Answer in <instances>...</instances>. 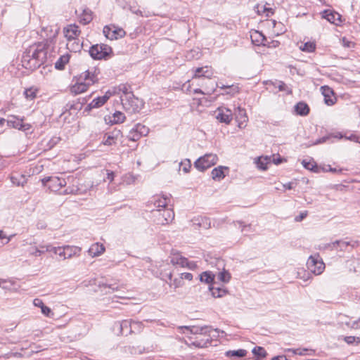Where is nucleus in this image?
Wrapping results in <instances>:
<instances>
[{
	"mask_svg": "<svg viewBox=\"0 0 360 360\" xmlns=\"http://www.w3.org/2000/svg\"><path fill=\"white\" fill-rule=\"evenodd\" d=\"M51 41L46 39L29 47L22 58V65L27 70H34L51 58Z\"/></svg>",
	"mask_w": 360,
	"mask_h": 360,
	"instance_id": "nucleus-1",
	"label": "nucleus"
},
{
	"mask_svg": "<svg viewBox=\"0 0 360 360\" xmlns=\"http://www.w3.org/2000/svg\"><path fill=\"white\" fill-rule=\"evenodd\" d=\"M169 202V198L166 195L157 196L154 198L153 204L156 209L152 210L151 212L153 217H155V221L158 224H167L174 219V213L173 210L166 208Z\"/></svg>",
	"mask_w": 360,
	"mask_h": 360,
	"instance_id": "nucleus-2",
	"label": "nucleus"
},
{
	"mask_svg": "<svg viewBox=\"0 0 360 360\" xmlns=\"http://www.w3.org/2000/svg\"><path fill=\"white\" fill-rule=\"evenodd\" d=\"M99 73V70L96 68L82 72L78 82L70 87V91L75 94L85 92L91 85L98 82Z\"/></svg>",
	"mask_w": 360,
	"mask_h": 360,
	"instance_id": "nucleus-3",
	"label": "nucleus"
},
{
	"mask_svg": "<svg viewBox=\"0 0 360 360\" xmlns=\"http://www.w3.org/2000/svg\"><path fill=\"white\" fill-rule=\"evenodd\" d=\"M121 102L123 108L130 112H139L143 106V101L135 97L134 94L121 96Z\"/></svg>",
	"mask_w": 360,
	"mask_h": 360,
	"instance_id": "nucleus-4",
	"label": "nucleus"
},
{
	"mask_svg": "<svg viewBox=\"0 0 360 360\" xmlns=\"http://www.w3.org/2000/svg\"><path fill=\"white\" fill-rule=\"evenodd\" d=\"M218 161L217 155L213 153L205 154L204 156L199 158L195 162V167L199 171H205L210 167L214 165Z\"/></svg>",
	"mask_w": 360,
	"mask_h": 360,
	"instance_id": "nucleus-5",
	"label": "nucleus"
},
{
	"mask_svg": "<svg viewBox=\"0 0 360 360\" xmlns=\"http://www.w3.org/2000/svg\"><path fill=\"white\" fill-rule=\"evenodd\" d=\"M112 53V49L106 44L93 45L89 49V54L96 60L105 59Z\"/></svg>",
	"mask_w": 360,
	"mask_h": 360,
	"instance_id": "nucleus-6",
	"label": "nucleus"
},
{
	"mask_svg": "<svg viewBox=\"0 0 360 360\" xmlns=\"http://www.w3.org/2000/svg\"><path fill=\"white\" fill-rule=\"evenodd\" d=\"M309 271L315 275H320L325 269V264L319 255L310 256L307 262Z\"/></svg>",
	"mask_w": 360,
	"mask_h": 360,
	"instance_id": "nucleus-7",
	"label": "nucleus"
},
{
	"mask_svg": "<svg viewBox=\"0 0 360 360\" xmlns=\"http://www.w3.org/2000/svg\"><path fill=\"white\" fill-rule=\"evenodd\" d=\"M8 125L15 129L24 131L26 134L32 133V126L30 124L25 123L22 119L16 116H11L7 120Z\"/></svg>",
	"mask_w": 360,
	"mask_h": 360,
	"instance_id": "nucleus-8",
	"label": "nucleus"
},
{
	"mask_svg": "<svg viewBox=\"0 0 360 360\" xmlns=\"http://www.w3.org/2000/svg\"><path fill=\"white\" fill-rule=\"evenodd\" d=\"M170 262L173 265H179L181 267H187L189 269H195L197 267L195 262H189L188 259L182 257L177 252H172L170 256Z\"/></svg>",
	"mask_w": 360,
	"mask_h": 360,
	"instance_id": "nucleus-9",
	"label": "nucleus"
},
{
	"mask_svg": "<svg viewBox=\"0 0 360 360\" xmlns=\"http://www.w3.org/2000/svg\"><path fill=\"white\" fill-rule=\"evenodd\" d=\"M178 330L180 332L185 333L184 330H187L191 334H201V335H208L210 336V332L212 330V328L210 326H179Z\"/></svg>",
	"mask_w": 360,
	"mask_h": 360,
	"instance_id": "nucleus-10",
	"label": "nucleus"
},
{
	"mask_svg": "<svg viewBox=\"0 0 360 360\" xmlns=\"http://www.w3.org/2000/svg\"><path fill=\"white\" fill-rule=\"evenodd\" d=\"M103 34L106 38L114 40L122 38L125 35V31L122 28H117L115 26H105L103 28Z\"/></svg>",
	"mask_w": 360,
	"mask_h": 360,
	"instance_id": "nucleus-11",
	"label": "nucleus"
},
{
	"mask_svg": "<svg viewBox=\"0 0 360 360\" xmlns=\"http://www.w3.org/2000/svg\"><path fill=\"white\" fill-rule=\"evenodd\" d=\"M63 34L67 40L76 39L81 34V30L78 25L70 24L63 28Z\"/></svg>",
	"mask_w": 360,
	"mask_h": 360,
	"instance_id": "nucleus-12",
	"label": "nucleus"
},
{
	"mask_svg": "<svg viewBox=\"0 0 360 360\" xmlns=\"http://www.w3.org/2000/svg\"><path fill=\"white\" fill-rule=\"evenodd\" d=\"M122 136V134L119 129H114L105 135L103 143L105 146L115 145Z\"/></svg>",
	"mask_w": 360,
	"mask_h": 360,
	"instance_id": "nucleus-13",
	"label": "nucleus"
},
{
	"mask_svg": "<svg viewBox=\"0 0 360 360\" xmlns=\"http://www.w3.org/2000/svg\"><path fill=\"white\" fill-rule=\"evenodd\" d=\"M236 120L238 122V127L240 129H244L247 126L248 117L246 110L241 108L238 107L235 110Z\"/></svg>",
	"mask_w": 360,
	"mask_h": 360,
	"instance_id": "nucleus-14",
	"label": "nucleus"
},
{
	"mask_svg": "<svg viewBox=\"0 0 360 360\" xmlns=\"http://www.w3.org/2000/svg\"><path fill=\"white\" fill-rule=\"evenodd\" d=\"M321 16L330 23L336 25H339L342 22L341 15L335 11L325 10L321 13Z\"/></svg>",
	"mask_w": 360,
	"mask_h": 360,
	"instance_id": "nucleus-15",
	"label": "nucleus"
},
{
	"mask_svg": "<svg viewBox=\"0 0 360 360\" xmlns=\"http://www.w3.org/2000/svg\"><path fill=\"white\" fill-rule=\"evenodd\" d=\"M321 91L324 96L325 103L327 105H333L336 101L333 89L328 86H323L321 87Z\"/></svg>",
	"mask_w": 360,
	"mask_h": 360,
	"instance_id": "nucleus-16",
	"label": "nucleus"
},
{
	"mask_svg": "<svg viewBox=\"0 0 360 360\" xmlns=\"http://www.w3.org/2000/svg\"><path fill=\"white\" fill-rule=\"evenodd\" d=\"M46 181L49 182V188L53 191H58L66 185V181L64 179L57 176L49 177Z\"/></svg>",
	"mask_w": 360,
	"mask_h": 360,
	"instance_id": "nucleus-17",
	"label": "nucleus"
},
{
	"mask_svg": "<svg viewBox=\"0 0 360 360\" xmlns=\"http://www.w3.org/2000/svg\"><path fill=\"white\" fill-rule=\"evenodd\" d=\"M217 119L221 122L229 124L232 120V112L228 108H219Z\"/></svg>",
	"mask_w": 360,
	"mask_h": 360,
	"instance_id": "nucleus-18",
	"label": "nucleus"
},
{
	"mask_svg": "<svg viewBox=\"0 0 360 360\" xmlns=\"http://www.w3.org/2000/svg\"><path fill=\"white\" fill-rule=\"evenodd\" d=\"M105 250V248L102 243H95L90 246L88 252L90 256L95 257L102 255Z\"/></svg>",
	"mask_w": 360,
	"mask_h": 360,
	"instance_id": "nucleus-19",
	"label": "nucleus"
},
{
	"mask_svg": "<svg viewBox=\"0 0 360 360\" xmlns=\"http://www.w3.org/2000/svg\"><path fill=\"white\" fill-rule=\"evenodd\" d=\"M213 75V71L210 67L205 66L202 68H198L194 71V75L193 78H198L200 77H205L210 78Z\"/></svg>",
	"mask_w": 360,
	"mask_h": 360,
	"instance_id": "nucleus-20",
	"label": "nucleus"
},
{
	"mask_svg": "<svg viewBox=\"0 0 360 360\" xmlns=\"http://www.w3.org/2000/svg\"><path fill=\"white\" fill-rule=\"evenodd\" d=\"M46 248V251H52L56 255H58L59 257H62L63 259H66V253H65V247H53L51 244L44 245V246H41V248Z\"/></svg>",
	"mask_w": 360,
	"mask_h": 360,
	"instance_id": "nucleus-21",
	"label": "nucleus"
},
{
	"mask_svg": "<svg viewBox=\"0 0 360 360\" xmlns=\"http://www.w3.org/2000/svg\"><path fill=\"white\" fill-rule=\"evenodd\" d=\"M229 168L227 167L219 166L212 169L211 174L212 178L214 181H221L223 179L226 175L224 174V171H228Z\"/></svg>",
	"mask_w": 360,
	"mask_h": 360,
	"instance_id": "nucleus-22",
	"label": "nucleus"
},
{
	"mask_svg": "<svg viewBox=\"0 0 360 360\" xmlns=\"http://www.w3.org/2000/svg\"><path fill=\"white\" fill-rule=\"evenodd\" d=\"M11 183L16 186H24L27 183L25 175L20 174H12L10 176Z\"/></svg>",
	"mask_w": 360,
	"mask_h": 360,
	"instance_id": "nucleus-23",
	"label": "nucleus"
},
{
	"mask_svg": "<svg viewBox=\"0 0 360 360\" xmlns=\"http://www.w3.org/2000/svg\"><path fill=\"white\" fill-rule=\"evenodd\" d=\"M67 49L74 53L79 51L82 47V43L79 39L67 40Z\"/></svg>",
	"mask_w": 360,
	"mask_h": 360,
	"instance_id": "nucleus-24",
	"label": "nucleus"
},
{
	"mask_svg": "<svg viewBox=\"0 0 360 360\" xmlns=\"http://www.w3.org/2000/svg\"><path fill=\"white\" fill-rule=\"evenodd\" d=\"M66 259H70L74 256H78L82 250L81 248L73 245H65Z\"/></svg>",
	"mask_w": 360,
	"mask_h": 360,
	"instance_id": "nucleus-25",
	"label": "nucleus"
},
{
	"mask_svg": "<svg viewBox=\"0 0 360 360\" xmlns=\"http://www.w3.org/2000/svg\"><path fill=\"white\" fill-rule=\"evenodd\" d=\"M271 156L259 157L257 158L255 162L259 169L266 170L267 169V165L271 162Z\"/></svg>",
	"mask_w": 360,
	"mask_h": 360,
	"instance_id": "nucleus-26",
	"label": "nucleus"
},
{
	"mask_svg": "<svg viewBox=\"0 0 360 360\" xmlns=\"http://www.w3.org/2000/svg\"><path fill=\"white\" fill-rule=\"evenodd\" d=\"M303 167L309 170H311L316 173L321 172V166H318L313 160L309 161L304 160L302 162Z\"/></svg>",
	"mask_w": 360,
	"mask_h": 360,
	"instance_id": "nucleus-27",
	"label": "nucleus"
},
{
	"mask_svg": "<svg viewBox=\"0 0 360 360\" xmlns=\"http://www.w3.org/2000/svg\"><path fill=\"white\" fill-rule=\"evenodd\" d=\"M295 110L297 115L305 116L309 112V108L304 102H299L295 106Z\"/></svg>",
	"mask_w": 360,
	"mask_h": 360,
	"instance_id": "nucleus-28",
	"label": "nucleus"
},
{
	"mask_svg": "<svg viewBox=\"0 0 360 360\" xmlns=\"http://www.w3.org/2000/svg\"><path fill=\"white\" fill-rule=\"evenodd\" d=\"M93 19L92 12L89 9H84L79 17V22L83 25H87Z\"/></svg>",
	"mask_w": 360,
	"mask_h": 360,
	"instance_id": "nucleus-29",
	"label": "nucleus"
},
{
	"mask_svg": "<svg viewBox=\"0 0 360 360\" xmlns=\"http://www.w3.org/2000/svg\"><path fill=\"white\" fill-rule=\"evenodd\" d=\"M214 279V274L209 271H204L200 275V280L201 282L207 284H210Z\"/></svg>",
	"mask_w": 360,
	"mask_h": 360,
	"instance_id": "nucleus-30",
	"label": "nucleus"
},
{
	"mask_svg": "<svg viewBox=\"0 0 360 360\" xmlns=\"http://www.w3.org/2000/svg\"><path fill=\"white\" fill-rule=\"evenodd\" d=\"M169 278L170 280V286H173L174 289L181 288L184 285V281L182 279V277L179 275L178 277L172 279V274H169Z\"/></svg>",
	"mask_w": 360,
	"mask_h": 360,
	"instance_id": "nucleus-31",
	"label": "nucleus"
},
{
	"mask_svg": "<svg viewBox=\"0 0 360 360\" xmlns=\"http://www.w3.org/2000/svg\"><path fill=\"white\" fill-rule=\"evenodd\" d=\"M70 56L68 54L61 56L58 60L55 63V67L58 70H63L65 65L69 62Z\"/></svg>",
	"mask_w": 360,
	"mask_h": 360,
	"instance_id": "nucleus-32",
	"label": "nucleus"
},
{
	"mask_svg": "<svg viewBox=\"0 0 360 360\" xmlns=\"http://www.w3.org/2000/svg\"><path fill=\"white\" fill-rule=\"evenodd\" d=\"M247 351L243 349L238 350H229L226 352V356L228 357L239 358L246 356Z\"/></svg>",
	"mask_w": 360,
	"mask_h": 360,
	"instance_id": "nucleus-33",
	"label": "nucleus"
},
{
	"mask_svg": "<svg viewBox=\"0 0 360 360\" xmlns=\"http://www.w3.org/2000/svg\"><path fill=\"white\" fill-rule=\"evenodd\" d=\"M252 352L255 355L257 360H260L261 359L266 357L267 354L264 348L259 346L254 347Z\"/></svg>",
	"mask_w": 360,
	"mask_h": 360,
	"instance_id": "nucleus-34",
	"label": "nucleus"
},
{
	"mask_svg": "<svg viewBox=\"0 0 360 360\" xmlns=\"http://www.w3.org/2000/svg\"><path fill=\"white\" fill-rule=\"evenodd\" d=\"M316 44L314 41H307L300 46V49L304 52L311 53L315 51Z\"/></svg>",
	"mask_w": 360,
	"mask_h": 360,
	"instance_id": "nucleus-35",
	"label": "nucleus"
},
{
	"mask_svg": "<svg viewBox=\"0 0 360 360\" xmlns=\"http://www.w3.org/2000/svg\"><path fill=\"white\" fill-rule=\"evenodd\" d=\"M106 98L107 97H101V96H99L96 98H94L89 104V106L91 108H98V107H101L102 106L103 104H105L106 103Z\"/></svg>",
	"mask_w": 360,
	"mask_h": 360,
	"instance_id": "nucleus-36",
	"label": "nucleus"
},
{
	"mask_svg": "<svg viewBox=\"0 0 360 360\" xmlns=\"http://www.w3.org/2000/svg\"><path fill=\"white\" fill-rule=\"evenodd\" d=\"M209 290L214 297H221L226 293V291L221 288H215L214 286H210L209 288Z\"/></svg>",
	"mask_w": 360,
	"mask_h": 360,
	"instance_id": "nucleus-37",
	"label": "nucleus"
},
{
	"mask_svg": "<svg viewBox=\"0 0 360 360\" xmlns=\"http://www.w3.org/2000/svg\"><path fill=\"white\" fill-rule=\"evenodd\" d=\"M345 326L351 330L360 329V316L356 320H349L345 322Z\"/></svg>",
	"mask_w": 360,
	"mask_h": 360,
	"instance_id": "nucleus-38",
	"label": "nucleus"
},
{
	"mask_svg": "<svg viewBox=\"0 0 360 360\" xmlns=\"http://www.w3.org/2000/svg\"><path fill=\"white\" fill-rule=\"evenodd\" d=\"M348 245H350V242H346L343 240H335V242L328 244V247L331 248H336L337 247H340V250H345Z\"/></svg>",
	"mask_w": 360,
	"mask_h": 360,
	"instance_id": "nucleus-39",
	"label": "nucleus"
},
{
	"mask_svg": "<svg viewBox=\"0 0 360 360\" xmlns=\"http://www.w3.org/2000/svg\"><path fill=\"white\" fill-rule=\"evenodd\" d=\"M125 120L124 115L120 111H116L112 115V120L110 121L112 124L122 123Z\"/></svg>",
	"mask_w": 360,
	"mask_h": 360,
	"instance_id": "nucleus-40",
	"label": "nucleus"
},
{
	"mask_svg": "<svg viewBox=\"0 0 360 360\" xmlns=\"http://www.w3.org/2000/svg\"><path fill=\"white\" fill-rule=\"evenodd\" d=\"M134 130L141 136H146L149 133V129L141 124H137L134 127Z\"/></svg>",
	"mask_w": 360,
	"mask_h": 360,
	"instance_id": "nucleus-41",
	"label": "nucleus"
},
{
	"mask_svg": "<svg viewBox=\"0 0 360 360\" xmlns=\"http://www.w3.org/2000/svg\"><path fill=\"white\" fill-rule=\"evenodd\" d=\"M115 88L117 89V94H120V93L122 94V95H120V97L126 96L127 94H133L129 91V87L125 84H121L119 86L115 87Z\"/></svg>",
	"mask_w": 360,
	"mask_h": 360,
	"instance_id": "nucleus-42",
	"label": "nucleus"
},
{
	"mask_svg": "<svg viewBox=\"0 0 360 360\" xmlns=\"http://www.w3.org/2000/svg\"><path fill=\"white\" fill-rule=\"evenodd\" d=\"M37 89L34 88H30L25 91L24 94L25 98L29 100H33L36 98Z\"/></svg>",
	"mask_w": 360,
	"mask_h": 360,
	"instance_id": "nucleus-43",
	"label": "nucleus"
},
{
	"mask_svg": "<svg viewBox=\"0 0 360 360\" xmlns=\"http://www.w3.org/2000/svg\"><path fill=\"white\" fill-rule=\"evenodd\" d=\"M344 341L348 345L355 344L356 345L360 344V338L356 336H345L344 337Z\"/></svg>",
	"mask_w": 360,
	"mask_h": 360,
	"instance_id": "nucleus-44",
	"label": "nucleus"
},
{
	"mask_svg": "<svg viewBox=\"0 0 360 360\" xmlns=\"http://www.w3.org/2000/svg\"><path fill=\"white\" fill-rule=\"evenodd\" d=\"M217 277L221 282L228 283L231 278V275L228 271H223L221 272H219Z\"/></svg>",
	"mask_w": 360,
	"mask_h": 360,
	"instance_id": "nucleus-45",
	"label": "nucleus"
},
{
	"mask_svg": "<svg viewBox=\"0 0 360 360\" xmlns=\"http://www.w3.org/2000/svg\"><path fill=\"white\" fill-rule=\"evenodd\" d=\"M41 246L42 245H40L39 246V248H32L30 250V255H33V256H35V257H39L40 256L41 254L44 253L46 251V248H41Z\"/></svg>",
	"mask_w": 360,
	"mask_h": 360,
	"instance_id": "nucleus-46",
	"label": "nucleus"
},
{
	"mask_svg": "<svg viewBox=\"0 0 360 360\" xmlns=\"http://www.w3.org/2000/svg\"><path fill=\"white\" fill-rule=\"evenodd\" d=\"M321 172H330L333 173H340L342 172V169L333 168L329 165H325L323 166H321Z\"/></svg>",
	"mask_w": 360,
	"mask_h": 360,
	"instance_id": "nucleus-47",
	"label": "nucleus"
},
{
	"mask_svg": "<svg viewBox=\"0 0 360 360\" xmlns=\"http://www.w3.org/2000/svg\"><path fill=\"white\" fill-rule=\"evenodd\" d=\"M236 224L238 226V228L240 229V231L243 233L245 231V228H248V231H254V229L250 224H244V222L239 221H237Z\"/></svg>",
	"mask_w": 360,
	"mask_h": 360,
	"instance_id": "nucleus-48",
	"label": "nucleus"
},
{
	"mask_svg": "<svg viewBox=\"0 0 360 360\" xmlns=\"http://www.w3.org/2000/svg\"><path fill=\"white\" fill-rule=\"evenodd\" d=\"M98 286L99 287H103L104 288H108V290L106 291L107 293H111V292H113L115 291H117L119 290L120 287L119 286H115V284H109V285H107L105 283H102V284H98Z\"/></svg>",
	"mask_w": 360,
	"mask_h": 360,
	"instance_id": "nucleus-49",
	"label": "nucleus"
},
{
	"mask_svg": "<svg viewBox=\"0 0 360 360\" xmlns=\"http://www.w3.org/2000/svg\"><path fill=\"white\" fill-rule=\"evenodd\" d=\"M128 137H129V139L131 140V141H138L141 137V136L139 134V133H137L136 131V130H134V127L129 131V134L128 135Z\"/></svg>",
	"mask_w": 360,
	"mask_h": 360,
	"instance_id": "nucleus-50",
	"label": "nucleus"
},
{
	"mask_svg": "<svg viewBox=\"0 0 360 360\" xmlns=\"http://www.w3.org/2000/svg\"><path fill=\"white\" fill-rule=\"evenodd\" d=\"M210 344L209 338H207L206 340H195L193 342V345L198 347H206Z\"/></svg>",
	"mask_w": 360,
	"mask_h": 360,
	"instance_id": "nucleus-51",
	"label": "nucleus"
},
{
	"mask_svg": "<svg viewBox=\"0 0 360 360\" xmlns=\"http://www.w3.org/2000/svg\"><path fill=\"white\" fill-rule=\"evenodd\" d=\"M180 166L182 167V169L185 173H188L191 167V162L188 159L181 162Z\"/></svg>",
	"mask_w": 360,
	"mask_h": 360,
	"instance_id": "nucleus-52",
	"label": "nucleus"
},
{
	"mask_svg": "<svg viewBox=\"0 0 360 360\" xmlns=\"http://www.w3.org/2000/svg\"><path fill=\"white\" fill-rule=\"evenodd\" d=\"M129 326H130V328L131 329H138V330H140L142 328V323L140 322V321H132L131 320L129 321Z\"/></svg>",
	"mask_w": 360,
	"mask_h": 360,
	"instance_id": "nucleus-53",
	"label": "nucleus"
},
{
	"mask_svg": "<svg viewBox=\"0 0 360 360\" xmlns=\"http://www.w3.org/2000/svg\"><path fill=\"white\" fill-rule=\"evenodd\" d=\"M345 139L347 140H349V141L360 143V139L359 138V136H357L353 134H350L348 136L345 135Z\"/></svg>",
	"mask_w": 360,
	"mask_h": 360,
	"instance_id": "nucleus-54",
	"label": "nucleus"
},
{
	"mask_svg": "<svg viewBox=\"0 0 360 360\" xmlns=\"http://www.w3.org/2000/svg\"><path fill=\"white\" fill-rule=\"evenodd\" d=\"M117 93V89L114 87L112 90H108L102 97H107V101L112 95H115Z\"/></svg>",
	"mask_w": 360,
	"mask_h": 360,
	"instance_id": "nucleus-55",
	"label": "nucleus"
},
{
	"mask_svg": "<svg viewBox=\"0 0 360 360\" xmlns=\"http://www.w3.org/2000/svg\"><path fill=\"white\" fill-rule=\"evenodd\" d=\"M41 313L46 316H50L52 314L51 309L45 305L41 309Z\"/></svg>",
	"mask_w": 360,
	"mask_h": 360,
	"instance_id": "nucleus-56",
	"label": "nucleus"
},
{
	"mask_svg": "<svg viewBox=\"0 0 360 360\" xmlns=\"http://www.w3.org/2000/svg\"><path fill=\"white\" fill-rule=\"evenodd\" d=\"M342 45L345 46V47H347V48H351L354 46V44L353 42L349 41L348 39H347L345 37L342 38Z\"/></svg>",
	"mask_w": 360,
	"mask_h": 360,
	"instance_id": "nucleus-57",
	"label": "nucleus"
},
{
	"mask_svg": "<svg viewBox=\"0 0 360 360\" xmlns=\"http://www.w3.org/2000/svg\"><path fill=\"white\" fill-rule=\"evenodd\" d=\"M180 276L182 277L183 281L187 280L191 281L193 279V275L191 273H181Z\"/></svg>",
	"mask_w": 360,
	"mask_h": 360,
	"instance_id": "nucleus-58",
	"label": "nucleus"
},
{
	"mask_svg": "<svg viewBox=\"0 0 360 360\" xmlns=\"http://www.w3.org/2000/svg\"><path fill=\"white\" fill-rule=\"evenodd\" d=\"M33 304L34 306L40 307L41 309L44 306V304L42 302V300L38 298L34 300Z\"/></svg>",
	"mask_w": 360,
	"mask_h": 360,
	"instance_id": "nucleus-59",
	"label": "nucleus"
},
{
	"mask_svg": "<svg viewBox=\"0 0 360 360\" xmlns=\"http://www.w3.org/2000/svg\"><path fill=\"white\" fill-rule=\"evenodd\" d=\"M107 176H106V180H108L110 182H112L114 180L115 174L113 172L107 170Z\"/></svg>",
	"mask_w": 360,
	"mask_h": 360,
	"instance_id": "nucleus-60",
	"label": "nucleus"
},
{
	"mask_svg": "<svg viewBox=\"0 0 360 360\" xmlns=\"http://www.w3.org/2000/svg\"><path fill=\"white\" fill-rule=\"evenodd\" d=\"M307 216V211H304L303 212H301L299 216H297L295 217L296 221H300L302 219H304Z\"/></svg>",
	"mask_w": 360,
	"mask_h": 360,
	"instance_id": "nucleus-61",
	"label": "nucleus"
},
{
	"mask_svg": "<svg viewBox=\"0 0 360 360\" xmlns=\"http://www.w3.org/2000/svg\"><path fill=\"white\" fill-rule=\"evenodd\" d=\"M282 159L280 157L275 158L274 156H271V162H272L275 165H278L282 162Z\"/></svg>",
	"mask_w": 360,
	"mask_h": 360,
	"instance_id": "nucleus-62",
	"label": "nucleus"
},
{
	"mask_svg": "<svg viewBox=\"0 0 360 360\" xmlns=\"http://www.w3.org/2000/svg\"><path fill=\"white\" fill-rule=\"evenodd\" d=\"M255 35H257L258 37H259L261 38V40H259V39H255V41H256L257 43H261V44H262V43H263V41H264V40H266L265 37H264L261 33H259V32H255Z\"/></svg>",
	"mask_w": 360,
	"mask_h": 360,
	"instance_id": "nucleus-63",
	"label": "nucleus"
},
{
	"mask_svg": "<svg viewBox=\"0 0 360 360\" xmlns=\"http://www.w3.org/2000/svg\"><path fill=\"white\" fill-rule=\"evenodd\" d=\"M327 139H328V137H323L321 139L316 140L314 144L316 145V144L324 143Z\"/></svg>",
	"mask_w": 360,
	"mask_h": 360,
	"instance_id": "nucleus-64",
	"label": "nucleus"
}]
</instances>
